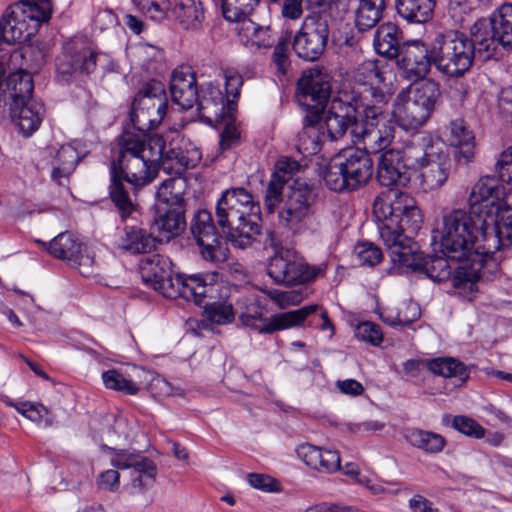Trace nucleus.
<instances>
[{"mask_svg": "<svg viewBox=\"0 0 512 512\" xmlns=\"http://www.w3.org/2000/svg\"><path fill=\"white\" fill-rule=\"evenodd\" d=\"M495 168L510 187L496 176H481L469 190L467 210L452 208L442 213L432 230V242L442 256H424L411 236L405 235L416 234L423 224L412 196L398 190L379 194L373 213L393 269L419 271L435 282L451 278L457 292L471 300L477 281L496 272V252L512 244V145L500 153Z\"/></svg>", "mask_w": 512, "mask_h": 512, "instance_id": "1", "label": "nucleus"}, {"mask_svg": "<svg viewBox=\"0 0 512 512\" xmlns=\"http://www.w3.org/2000/svg\"><path fill=\"white\" fill-rule=\"evenodd\" d=\"M118 145V157L111 162L109 169V196L123 220L137 210L123 179L138 190L150 184L159 169L167 174H179L194 168L202 158L199 149H182L172 142L167 145L159 135L146 140L144 135L124 133Z\"/></svg>", "mask_w": 512, "mask_h": 512, "instance_id": "2", "label": "nucleus"}, {"mask_svg": "<svg viewBox=\"0 0 512 512\" xmlns=\"http://www.w3.org/2000/svg\"><path fill=\"white\" fill-rule=\"evenodd\" d=\"M141 279L145 285L169 299L181 297L201 305L204 298H214L219 289V274H173L172 262L160 254H152L141 259L139 264Z\"/></svg>", "mask_w": 512, "mask_h": 512, "instance_id": "3", "label": "nucleus"}, {"mask_svg": "<svg viewBox=\"0 0 512 512\" xmlns=\"http://www.w3.org/2000/svg\"><path fill=\"white\" fill-rule=\"evenodd\" d=\"M261 291L264 296L251 295L249 298L250 306L245 313L241 314L240 319L245 326L251 327L262 334H272L300 326L319 308L318 305L312 304L264 317V311L267 309V298L279 309H285L289 306L298 305L302 300V295L294 290L262 289Z\"/></svg>", "mask_w": 512, "mask_h": 512, "instance_id": "4", "label": "nucleus"}, {"mask_svg": "<svg viewBox=\"0 0 512 512\" xmlns=\"http://www.w3.org/2000/svg\"><path fill=\"white\" fill-rule=\"evenodd\" d=\"M216 217L234 247L245 249L260 234V206L244 188H230L221 194Z\"/></svg>", "mask_w": 512, "mask_h": 512, "instance_id": "5", "label": "nucleus"}, {"mask_svg": "<svg viewBox=\"0 0 512 512\" xmlns=\"http://www.w3.org/2000/svg\"><path fill=\"white\" fill-rule=\"evenodd\" d=\"M408 166L413 167V175L424 192H434L448 182L452 161L445 143L429 132L415 136V146L408 149Z\"/></svg>", "mask_w": 512, "mask_h": 512, "instance_id": "6", "label": "nucleus"}, {"mask_svg": "<svg viewBox=\"0 0 512 512\" xmlns=\"http://www.w3.org/2000/svg\"><path fill=\"white\" fill-rule=\"evenodd\" d=\"M297 89L298 102L308 112L303 131L299 134L298 149L304 155H315L321 151L322 143L327 139L319 134L315 124L320 121V112L330 96L328 75L318 68L306 70L298 80Z\"/></svg>", "mask_w": 512, "mask_h": 512, "instance_id": "7", "label": "nucleus"}, {"mask_svg": "<svg viewBox=\"0 0 512 512\" xmlns=\"http://www.w3.org/2000/svg\"><path fill=\"white\" fill-rule=\"evenodd\" d=\"M52 15L51 0H19L0 18V39L7 44L29 40Z\"/></svg>", "mask_w": 512, "mask_h": 512, "instance_id": "8", "label": "nucleus"}, {"mask_svg": "<svg viewBox=\"0 0 512 512\" xmlns=\"http://www.w3.org/2000/svg\"><path fill=\"white\" fill-rule=\"evenodd\" d=\"M439 97V83L431 79L422 80L409 94L403 91L397 95L393 103V119L404 131L416 132L431 117Z\"/></svg>", "mask_w": 512, "mask_h": 512, "instance_id": "9", "label": "nucleus"}, {"mask_svg": "<svg viewBox=\"0 0 512 512\" xmlns=\"http://www.w3.org/2000/svg\"><path fill=\"white\" fill-rule=\"evenodd\" d=\"M373 174V162L361 148L341 150L328 162L322 173L325 185L332 191L355 190L365 185Z\"/></svg>", "mask_w": 512, "mask_h": 512, "instance_id": "10", "label": "nucleus"}, {"mask_svg": "<svg viewBox=\"0 0 512 512\" xmlns=\"http://www.w3.org/2000/svg\"><path fill=\"white\" fill-rule=\"evenodd\" d=\"M434 67L443 76L460 78L472 67L475 53L470 38L458 30L437 33L432 40Z\"/></svg>", "mask_w": 512, "mask_h": 512, "instance_id": "11", "label": "nucleus"}, {"mask_svg": "<svg viewBox=\"0 0 512 512\" xmlns=\"http://www.w3.org/2000/svg\"><path fill=\"white\" fill-rule=\"evenodd\" d=\"M327 265H310L295 251L287 248L276 249L269 258L267 274L277 284H303L314 281L326 272Z\"/></svg>", "mask_w": 512, "mask_h": 512, "instance_id": "12", "label": "nucleus"}, {"mask_svg": "<svg viewBox=\"0 0 512 512\" xmlns=\"http://www.w3.org/2000/svg\"><path fill=\"white\" fill-rule=\"evenodd\" d=\"M331 15L321 9L309 13L295 33L292 47L299 58L316 61L324 53L330 33Z\"/></svg>", "mask_w": 512, "mask_h": 512, "instance_id": "13", "label": "nucleus"}, {"mask_svg": "<svg viewBox=\"0 0 512 512\" xmlns=\"http://www.w3.org/2000/svg\"><path fill=\"white\" fill-rule=\"evenodd\" d=\"M385 79L384 72L373 60L362 62L354 71L353 80L357 90L353 100H357L359 107L365 108L370 116V113L372 116L379 114L388 105L390 94L383 89Z\"/></svg>", "mask_w": 512, "mask_h": 512, "instance_id": "14", "label": "nucleus"}, {"mask_svg": "<svg viewBox=\"0 0 512 512\" xmlns=\"http://www.w3.org/2000/svg\"><path fill=\"white\" fill-rule=\"evenodd\" d=\"M164 94L163 84L151 80L134 97L129 117L138 131H150L161 124L168 110V103L163 98Z\"/></svg>", "mask_w": 512, "mask_h": 512, "instance_id": "15", "label": "nucleus"}, {"mask_svg": "<svg viewBox=\"0 0 512 512\" xmlns=\"http://www.w3.org/2000/svg\"><path fill=\"white\" fill-rule=\"evenodd\" d=\"M96 68L95 51L85 37H74L63 45L56 60V71L63 81L88 75Z\"/></svg>", "mask_w": 512, "mask_h": 512, "instance_id": "16", "label": "nucleus"}, {"mask_svg": "<svg viewBox=\"0 0 512 512\" xmlns=\"http://www.w3.org/2000/svg\"><path fill=\"white\" fill-rule=\"evenodd\" d=\"M362 118L360 124H356L353 130V142L363 145L364 150L369 153H383L391 149L392 142L395 138V127L391 123H380V120L386 110L370 116L365 108H362Z\"/></svg>", "mask_w": 512, "mask_h": 512, "instance_id": "17", "label": "nucleus"}, {"mask_svg": "<svg viewBox=\"0 0 512 512\" xmlns=\"http://www.w3.org/2000/svg\"><path fill=\"white\" fill-rule=\"evenodd\" d=\"M327 102L328 99L324 105ZM322 113H324V127L326 129V132H322L323 137H327L330 141H336L349 132L353 141L354 126L360 124L362 118V110L357 100H354V104H352L340 98H333L328 103L327 109L323 108L320 115Z\"/></svg>", "mask_w": 512, "mask_h": 512, "instance_id": "18", "label": "nucleus"}, {"mask_svg": "<svg viewBox=\"0 0 512 512\" xmlns=\"http://www.w3.org/2000/svg\"><path fill=\"white\" fill-rule=\"evenodd\" d=\"M191 232L206 261L224 262L228 257L226 241L218 234L212 215L207 210H199L191 222Z\"/></svg>", "mask_w": 512, "mask_h": 512, "instance_id": "19", "label": "nucleus"}, {"mask_svg": "<svg viewBox=\"0 0 512 512\" xmlns=\"http://www.w3.org/2000/svg\"><path fill=\"white\" fill-rule=\"evenodd\" d=\"M415 146V136L407 141L401 149L391 148L384 151L377 165V178L385 187H407L413 175V167L408 166L407 151Z\"/></svg>", "mask_w": 512, "mask_h": 512, "instance_id": "20", "label": "nucleus"}, {"mask_svg": "<svg viewBox=\"0 0 512 512\" xmlns=\"http://www.w3.org/2000/svg\"><path fill=\"white\" fill-rule=\"evenodd\" d=\"M432 41L425 43L422 40L405 42L396 56V63L400 74L409 81L423 79L434 65Z\"/></svg>", "mask_w": 512, "mask_h": 512, "instance_id": "21", "label": "nucleus"}, {"mask_svg": "<svg viewBox=\"0 0 512 512\" xmlns=\"http://www.w3.org/2000/svg\"><path fill=\"white\" fill-rule=\"evenodd\" d=\"M195 104L202 122L210 126H216L227 115L236 112V103L226 98L219 85L213 82H205L199 86Z\"/></svg>", "mask_w": 512, "mask_h": 512, "instance_id": "22", "label": "nucleus"}, {"mask_svg": "<svg viewBox=\"0 0 512 512\" xmlns=\"http://www.w3.org/2000/svg\"><path fill=\"white\" fill-rule=\"evenodd\" d=\"M312 192L307 184L296 183L290 188L284 206L279 211V220L287 228L299 232L310 214Z\"/></svg>", "mask_w": 512, "mask_h": 512, "instance_id": "23", "label": "nucleus"}, {"mask_svg": "<svg viewBox=\"0 0 512 512\" xmlns=\"http://www.w3.org/2000/svg\"><path fill=\"white\" fill-rule=\"evenodd\" d=\"M169 90L172 101L180 110H189L197 101L199 87L196 75L189 66H180L173 70Z\"/></svg>", "mask_w": 512, "mask_h": 512, "instance_id": "24", "label": "nucleus"}, {"mask_svg": "<svg viewBox=\"0 0 512 512\" xmlns=\"http://www.w3.org/2000/svg\"><path fill=\"white\" fill-rule=\"evenodd\" d=\"M44 115V105L35 99L10 103L11 120L24 137L31 136L39 129Z\"/></svg>", "mask_w": 512, "mask_h": 512, "instance_id": "25", "label": "nucleus"}, {"mask_svg": "<svg viewBox=\"0 0 512 512\" xmlns=\"http://www.w3.org/2000/svg\"><path fill=\"white\" fill-rule=\"evenodd\" d=\"M298 457L311 469L332 474L341 469V457L337 450L304 443L298 446Z\"/></svg>", "mask_w": 512, "mask_h": 512, "instance_id": "26", "label": "nucleus"}, {"mask_svg": "<svg viewBox=\"0 0 512 512\" xmlns=\"http://www.w3.org/2000/svg\"><path fill=\"white\" fill-rule=\"evenodd\" d=\"M448 141L456 149L454 158L459 164H468L475 156V137L463 119L449 123Z\"/></svg>", "mask_w": 512, "mask_h": 512, "instance_id": "27", "label": "nucleus"}, {"mask_svg": "<svg viewBox=\"0 0 512 512\" xmlns=\"http://www.w3.org/2000/svg\"><path fill=\"white\" fill-rule=\"evenodd\" d=\"M184 206H156L154 227L162 239L170 240L185 228Z\"/></svg>", "mask_w": 512, "mask_h": 512, "instance_id": "28", "label": "nucleus"}, {"mask_svg": "<svg viewBox=\"0 0 512 512\" xmlns=\"http://www.w3.org/2000/svg\"><path fill=\"white\" fill-rule=\"evenodd\" d=\"M52 160L50 165L52 167L51 178L59 185L63 184V180L67 179L74 171L80 156L77 150L71 145H61L59 148H50Z\"/></svg>", "mask_w": 512, "mask_h": 512, "instance_id": "29", "label": "nucleus"}, {"mask_svg": "<svg viewBox=\"0 0 512 512\" xmlns=\"http://www.w3.org/2000/svg\"><path fill=\"white\" fill-rule=\"evenodd\" d=\"M236 24L235 30L240 40L246 47L269 48L274 43V38L269 27H263L253 22L249 16L243 17Z\"/></svg>", "mask_w": 512, "mask_h": 512, "instance_id": "30", "label": "nucleus"}, {"mask_svg": "<svg viewBox=\"0 0 512 512\" xmlns=\"http://www.w3.org/2000/svg\"><path fill=\"white\" fill-rule=\"evenodd\" d=\"M118 246L131 253H149L156 247V239L139 225H125Z\"/></svg>", "mask_w": 512, "mask_h": 512, "instance_id": "31", "label": "nucleus"}, {"mask_svg": "<svg viewBox=\"0 0 512 512\" xmlns=\"http://www.w3.org/2000/svg\"><path fill=\"white\" fill-rule=\"evenodd\" d=\"M171 13L178 24L186 30H197L205 19L200 0H173Z\"/></svg>", "mask_w": 512, "mask_h": 512, "instance_id": "32", "label": "nucleus"}, {"mask_svg": "<svg viewBox=\"0 0 512 512\" xmlns=\"http://www.w3.org/2000/svg\"><path fill=\"white\" fill-rule=\"evenodd\" d=\"M183 172L162 181L156 191V206H185L184 193L187 181Z\"/></svg>", "mask_w": 512, "mask_h": 512, "instance_id": "33", "label": "nucleus"}, {"mask_svg": "<svg viewBox=\"0 0 512 512\" xmlns=\"http://www.w3.org/2000/svg\"><path fill=\"white\" fill-rule=\"evenodd\" d=\"M470 35L474 49L477 47L479 52H486L487 57L492 56L497 46L500 45L490 16L476 20L470 28Z\"/></svg>", "mask_w": 512, "mask_h": 512, "instance_id": "34", "label": "nucleus"}, {"mask_svg": "<svg viewBox=\"0 0 512 512\" xmlns=\"http://www.w3.org/2000/svg\"><path fill=\"white\" fill-rule=\"evenodd\" d=\"M402 33L398 26L388 22L380 25L374 35L373 45L375 51L387 58L396 57L402 46L400 41Z\"/></svg>", "mask_w": 512, "mask_h": 512, "instance_id": "35", "label": "nucleus"}, {"mask_svg": "<svg viewBox=\"0 0 512 512\" xmlns=\"http://www.w3.org/2000/svg\"><path fill=\"white\" fill-rule=\"evenodd\" d=\"M435 7L434 0H396L400 17L411 23L427 22Z\"/></svg>", "mask_w": 512, "mask_h": 512, "instance_id": "36", "label": "nucleus"}, {"mask_svg": "<svg viewBox=\"0 0 512 512\" xmlns=\"http://www.w3.org/2000/svg\"><path fill=\"white\" fill-rule=\"evenodd\" d=\"M5 86L12 102L33 99V78L26 70L19 69L10 73L5 80Z\"/></svg>", "mask_w": 512, "mask_h": 512, "instance_id": "37", "label": "nucleus"}, {"mask_svg": "<svg viewBox=\"0 0 512 512\" xmlns=\"http://www.w3.org/2000/svg\"><path fill=\"white\" fill-rule=\"evenodd\" d=\"M427 368L434 375L443 378H454L465 382L469 377L467 367L458 359L452 357H438L427 361Z\"/></svg>", "mask_w": 512, "mask_h": 512, "instance_id": "38", "label": "nucleus"}, {"mask_svg": "<svg viewBox=\"0 0 512 512\" xmlns=\"http://www.w3.org/2000/svg\"><path fill=\"white\" fill-rule=\"evenodd\" d=\"M405 438L412 446L430 454L440 453L446 445L441 434L417 428L408 429Z\"/></svg>", "mask_w": 512, "mask_h": 512, "instance_id": "39", "label": "nucleus"}, {"mask_svg": "<svg viewBox=\"0 0 512 512\" xmlns=\"http://www.w3.org/2000/svg\"><path fill=\"white\" fill-rule=\"evenodd\" d=\"M385 0H359L355 11V25L360 31L373 28L381 19Z\"/></svg>", "mask_w": 512, "mask_h": 512, "instance_id": "40", "label": "nucleus"}, {"mask_svg": "<svg viewBox=\"0 0 512 512\" xmlns=\"http://www.w3.org/2000/svg\"><path fill=\"white\" fill-rule=\"evenodd\" d=\"M500 45L512 49V3H503L490 15Z\"/></svg>", "mask_w": 512, "mask_h": 512, "instance_id": "41", "label": "nucleus"}, {"mask_svg": "<svg viewBox=\"0 0 512 512\" xmlns=\"http://www.w3.org/2000/svg\"><path fill=\"white\" fill-rule=\"evenodd\" d=\"M83 244L71 232L58 234L49 245V252L56 258L70 263L77 260V254L81 252Z\"/></svg>", "mask_w": 512, "mask_h": 512, "instance_id": "42", "label": "nucleus"}, {"mask_svg": "<svg viewBox=\"0 0 512 512\" xmlns=\"http://www.w3.org/2000/svg\"><path fill=\"white\" fill-rule=\"evenodd\" d=\"M131 468V483L134 488L145 490L154 484L157 467L151 459L138 456Z\"/></svg>", "mask_w": 512, "mask_h": 512, "instance_id": "43", "label": "nucleus"}, {"mask_svg": "<svg viewBox=\"0 0 512 512\" xmlns=\"http://www.w3.org/2000/svg\"><path fill=\"white\" fill-rule=\"evenodd\" d=\"M129 54L133 63L150 72L155 69V64L164 58L163 51L157 46L148 43H138L130 47Z\"/></svg>", "mask_w": 512, "mask_h": 512, "instance_id": "44", "label": "nucleus"}, {"mask_svg": "<svg viewBox=\"0 0 512 512\" xmlns=\"http://www.w3.org/2000/svg\"><path fill=\"white\" fill-rule=\"evenodd\" d=\"M204 319L212 324L226 325L234 320L233 305L228 300L207 302L204 306Z\"/></svg>", "mask_w": 512, "mask_h": 512, "instance_id": "45", "label": "nucleus"}, {"mask_svg": "<svg viewBox=\"0 0 512 512\" xmlns=\"http://www.w3.org/2000/svg\"><path fill=\"white\" fill-rule=\"evenodd\" d=\"M102 380L107 389L122 392L127 395H135L138 385L118 369H110L102 373Z\"/></svg>", "mask_w": 512, "mask_h": 512, "instance_id": "46", "label": "nucleus"}, {"mask_svg": "<svg viewBox=\"0 0 512 512\" xmlns=\"http://www.w3.org/2000/svg\"><path fill=\"white\" fill-rule=\"evenodd\" d=\"M222 13L224 18L229 21H238L243 17L249 16L259 5L261 0H221Z\"/></svg>", "mask_w": 512, "mask_h": 512, "instance_id": "47", "label": "nucleus"}, {"mask_svg": "<svg viewBox=\"0 0 512 512\" xmlns=\"http://www.w3.org/2000/svg\"><path fill=\"white\" fill-rule=\"evenodd\" d=\"M354 254L360 266L374 267L383 258L381 249L375 244L367 241L359 242L354 247Z\"/></svg>", "mask_w": 512, "mask_h": 512, "instance_id": "48", "label": "nucleus"}, {"mask_svg": "<svg viewBox=\"0 0 512 512\" xmlns=\"http://www.w3.org/2000/svg\"><path fill=\"white\" fill-rule=\"evenodd\" d=\"M135 5L154 21H162L166 18L171 8L169 0H132Z\"/></svg>", "mask_w": 512, "mask_h": 512, "instance_id": "49", "label": "nucleus"}, {"mask_svg": "<svg viewBox=\"0 0 512 512\" xmlns=\"http://www.w3.org/2000/svg\"><path fill=\"white\" fill-rule=\"evenodd\" d=\"M355 337L372 346H379L384 339L381 327L371 321H364L355 327Z\"/></svg>", "mask_w": 512, "mask_h": 512, "instance_id": "50", "label": "nucleus"}, {"mask_svg": "<svg viewBox=\"0 0 512 512\" xmlns=\"http://www.w3.org/2000/svg\"><path fill=\"white\" fill-rule=\"evenodd\" d=\"M218 125H223L220 135V146L223 150L236 146L240 141V130L236 123L235 114L227 115Z\"/></svg>", "mask_w": 512, "mask_h": 512, "instance_id": "51", "label": "nucleus"}, {"mask_svg": "<svg viewBox=\"0 0 512 512\" xmlns=\"http://www.w3.org/2000/svg\"><path fill=\"white\" fill-rule=\"evenodd\" d=\"M452 426L458 432L475 439H482L486 436V430L475 419L468 416H455Z\"/></svg>", "mask_w": 512, "mask_h": 512, "instance_id": "52", "label": "nucleus"}, {"mask_svg": "<svg viewBox=\"0 0 512 512\" xmlns=\"http://www.w3.org/2000/svg\"><path fill=\"white\" fill-rule=\"evenodd\" d=\"M76 267L84 277H94L98 274V264L94 259L93 252L87 247L82 246L81 252L77 254V260L69 263Z\"/></svg>", "mask_w": 512, "mask_h": 512, "instance_id": "53", "label": "nucleus"}, {"mask_svg": "<svg viewBox=\"0 0 512 512\" xmlns=\"http://www.w3.org/2000/svg\"><path fill=\"white\" fill-rule=\"evenodd\" d=\"M4 402L8 406L14 407L18 413H20L27 419L36 423H40L43 417L47 414L46 408L41 404H36L28 401L15 403L8 397H5Z\"/></svg>", "mask_w": 512, "mask_h": 512, "instance_id": "54", "label": "nucleus"}, {"mask_svg": "<svg viewBox=\"0 0 512 512\" xmlns=\"http://www.w3.org/2000/svg\"><path fill=\"white\" fill-rule=\"evenodd\" d=\"M299 169L300 165L297 161L288 157H281L275 163L271 178L284 185L293 178Z\"/></svg>", "mask_w": 512, "mask_h": 512, "instance_id": "55", "label": "nucleus"}, {"mask_svg": "<svg viewBox=\"0 0 512 512\" xmlns=\"http://www.w3.org/2000/svg\"><path fill=\"white\" fill-rule=\"evenodd\" d=\"M289 37H281L274 47L272 54V62L276 69L281 73L285 74L289 66Z\"/></svg>", "mask_w": 512, "mask_h": 512, "instance_id": "56", "label": "nucleus"}, {"mask_svg": "<svg viewBox=\"0 0 512 512\" xmlns=\"http://www.w3.org/2000/svg\"><path fill=\"white\" fill-rule=\"evenodd\" d=\"M225 80L226 98L233 100L236 103V99L240 95V89L243 84L242 76L239 72L233 68H227L223 72Z\"/></svg>", "mask_w": 512, "mask_h": 512, "instance_id": "57", "label": "nucleus"}, {"mask_svg": "<svg viewBox=\"0 0 512 512\" xmlns=\"http://www.w3.org/2000/svg\"><path fill=\"white\" fill-rule=\"evenodd\" d=\"M471 11L472 5L468 0H449L448 2V15L456 25H462Z\"/></svg>", "mask_w": 512, "mask_h": 512, "instance_id": "58", "label": "nucleus"}, {"mask_svg": "<svg viewBox=\"0 0 512 512\" xmlns=\"http://www.w3.org/2000/svg\"><path fill=\"white\" fill-rule=\"evenodd\" d=\"M247 481L253 488L264 492H278L280 490V483L266 474L250 473L247 475Z\"/></svg>", "mask_w": 512, "mask_h": 512, "instance_id": "59", "label": "nucleus"}, {"mask_svg": "<svg viewBox=\"0 0 512 512\" xmlns=\"http://www.w3.org/2000/svg\"><path fill=\"white\" fill-rule=\"evenodd\" d=\"M399 326H409L421 316V309L414 301H405L398 306Z\"/></svg>", "mask_w": 512, "mask_h": 512, "instance_id": "60", "label": "nucleus"}, {"mask_svg": "<svg viewBox=\"0 0 512 512\" xmlns=\"http://www.w3.org/2000/svg\"><path fill=\"white\" fill-rule=\"evenodd\" d=\"M111 452L110 464L117 469H128L131 468L138 455H135L128 450H115L110 447H106Z\"/></svg>", "mask_w": 512, "mask_h": 512, "instance_id": "61", "label": "nucleus"}, {"mask_svg": "<svg viewBox=\"0 0 512 512\" xmlns=\"http://www.w3.org/2000/svg\"><path fill=\"white\" fill-rule=\"evenodd\" d=\"M283 184L273 180L269 181L265 195V207L269 213H274L276 207L281 202Z\"/></svg>", "mask_w": 512, "mask_h": 512, "instance_id": "62", "label": "nucleus"}, {"mask_svg": "<svg viewBox=\"0 0 512 512\" xmlns=\"http://www.w3.org/2000/svg\"><path fill=\"white\" fill-rule=\"evenodd\" d=\"M401 489L402 485L399 481H380L375 479L368 490L374 495H397Z\"/></svg>", "mask_w": 512, "mask_h": 512, "instance_id": "63", "label": "nucleus"}, {"mask_svg": "<svg viewBox=\"0 0 512 512\" xmlns=\"http://www.w3.org/2000/svg\"><path fill=\"white\" fill-rule=\"evenodd\" d=\"M408 507L412 512H438L433 503L420 494H415L409 499Z\"/></svg>", "mask_w": 512, "mask_h": 512, "instance_id": "64", "label": "nucleus"}]
</instances>
